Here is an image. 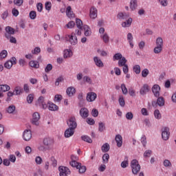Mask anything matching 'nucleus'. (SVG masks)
Returning <instances> with one entry per match:
<instances>
[{
  "mask_svg": "<svg viewBox=\"0 0 176 176\" xmlns=\"http://www.w3.org/2000/svg\"><path fill=\"white\" fill-rule=\"evenodd\" d=\"M67 124L69 129L75 130L78 127V123L76 122V118L72 116L67 120Z\"/></svg>",
  "mask_w": 176,
  "mask_h": 176,
  "instance_id": "nucleus-2",
  "label": "nucleus"
},
{
  "mask_svg": "<svg viewBox=\"0 0 176 176\" xmlns=\"http://www.w3.org/2000/svg\"><path fill=\"white\" fill-rule=\"evenodd\" d=\"M75 134V129H71L70 128H67L64 133L65 138H69V137H72Z\"/></svg>",
  "mask_w": 176,
  "mask_h": 176,
  "instance_id": "nucleus-12",
  "label": "nucleus"
},
{
  "mask_svg": "<svg viewBox=\"0 0 176 176\" xmlns=\"http://www.w3.org/2000/svg\"><path fill=\"white\" fill-rule=\"evenodd\" d=\"M109 160V154L105 153L102 156V162L104 164H107Z\"/></svg>",
  "mask_w": 176,
  "mask_h": 176,
  "instance_id": "nucleus-39",
  "label": "nucleus"
},
{
  "mask_svg": "<svg viewBox=\"0 0 176 176\" xmlns=\"http://www.w3.org/2000/svg\"><path fill=\"white\" fill-rule=\"evenodd\" d=\"M131 23H133V19L131 18H128V19L122 23V27L124 28H127L128 27H130L131 25Z\"/></svg>",
  "mask_w": 176,
  "mask_h": 176,
  "instance_id": "nucleus-19",
  "label": "nucleus"
},
{
  "mask_svg": "<svg viewBox=\"0 0 176 176\" xmlns=\"http://www.w3.org/2000/svg\"><path fill=\"white\" fill-rule=\"evenodd\" d=\"M69 164L72 167H76V168H78L80 165V163L77 162L76 161H72L69 162Z\"/></svg>",
  "mask_w": 176,
  "mask_h": 176,
  "instance_id": "nucleus-46",
  "label": "nucleus"
},
{
  "mask_svg": "<svg viewBox=\"0 0 176 176\" xmlns=\"http://www.w3.org/2000/svg\"><path fill=\"white\" fill-rule=\"evenodd\" d=\"M13 67V63H12V60H8L4 63V67L7 69H10Z\"/></svg>",
  "mask_w": 176,
  "mask_h": 176,
  "instance_id": "nucleus-34",
  "label": "nucleus"
},
{
  "mask_svg": "<svg viewBox=\"0 0 176 176\" xmlns=\"http://www.w3.org/2000/svg\"><path fill=\"white\" fill-rule=\"evenodd\" d=\"M94 61L96 65V67H98L99 68H102L104 67V63H102V60L98 56L94 57Z\"/></svg>",
  "mask_w": 176,
  "mask_h": 176,
  "instance_id": "nucleus-14",
  "label": "nucleus"
},
{
  "mask_svg": "<svg viewBox=\"0 0 176 176\" xmlns=\"http://www.w3.org/2000/svg\"><path fill=\"white\" fill-rule=\"evenodd\" d=\"M118 102L120 105V107H124V105H126V103L124 102V98L123 97V96H120L119 99H118Z\"/></svg>",
  "mask_w": 176,
  "mask_h": 176,
  "instance_id": "nucleus-42",
  "label": "nucleus"
},
{
  "mask_svg": "<svg viewBox=\"0 0 176 176\" xmlns=\"http://www.w3.org/2000/svg\"><path fill=\"white\" fill-rule=\"evenodd\" d=\"M27 102L28 104H32V101H34V94H30L27 96Z\"/></svg>",
  "mask_w": 176,
  "mask_h": 176,
  "instance_id": "nucleus-40",
  "label": "nucleus"
},
{
  "mask_svg": "<svg viewBox=\"0 0 176 176\" xmlns=\"http://www.w3.org/2000/svg\"><path fill=\"white\" fill-rule=\"evenodd\" d=\"M53 69V65L50 63L47 64L45 68V72L49 73Z\"/></svg>",
  "mask_w": 176,
  "mask_h": 176,
  "instance_id": "nucleus-49",
  "label": "nucleus"
},
{
  "mask_svg": "<svg viewBox=\"0 0 176 176\" xmlns=\"http://www.w3.org/2000/svg\"><path fill=\"white\" fill-rule=\"evenodd\" d=\"M23 138L24 141H30V140L32 138V133L31 132V130H25L23 132Z\"/></svg>",
  "mask_w": 176,
  "mask_h": 176,
  "instance_id": "nucleus-8",
  "label": "nucleus"
},
{
  "mask_svg": "<svg viewBox=\"0 0 176 176\" xmlns=\"http://www.w3.org/2000/svg\"><path fill=\"white\" fill-rule=\"evenodd\" d=\"M77 170H78L80 174H83L86 173V166H82V164H80V165L77 168Z\"/></svg>",
  "mask_w": 176,
  "mask_h": 176,
  "instance_id": "nucleus-33",
  "label": "nucleus"
},
{
  "mask_svg": "<svg viewBox=\"0 0 176 176\" xmlns=\"http://www.w3.org/2000/svg\"><path fill=\"white\" fill-rule=\"evenodd\" d=\"M154 116L155 119H162V114H160V111H159V109L155 110Z\"/></svg>",
  "mask_w": 176,
  "mask_h": 176,
  "instance_id": "nucleus-43",
  "label": "nucleus"
},
{
  "mask_svg": "<svg viewBox=\"0 0 176 176\" xmlns=\"http://www.w3.org/2000/svg\"><path fill=\"white\" fill-rule=\"evenodd\" d=\"M133 72L138 75L139 74L141 73V67L139 65H136L135 66H133Z\"/></svg>",
  "mask_w": 176,
  "mask_h": 176,
  "instance_id": "nucleus-36",
  "label": "nucleus"
},
{
  "mask_svg": "<svg viewBox=\"0 0 176 176\" xmlns=\"http://www.w3.org/2000/svg\"><path fill=\"white\" fill-rule=\"evenodd\" d=\"M29 65H30V67H32V68L38 69V68H39V62H38L36 60H31L29 63Z\"/></svg>",
  "mask_w": 176,
  "mask_h": 176,
  "instance_id": "nucleus-25",
  "label": "nucleus"
},
{
  "mask_svg": "<svg viewBox=\"0 0 176 176\" xmlns=\"http://www.w3.org/2000/svg\"><path fill=\"white\" fill-rule=\"evenodd\" d=\"M8 57V51L3 50L0 53V58H6Z\"/></svg>",
  "mask_w": 176,
  "mask_h": 176,
  "instance_id": "nucleus-51",
  "label": "nucleus"
},
{
  "mask_svg": "<svg viewBox=\"0 0 176 176\" xmlns=\"http://www.w3.org/2000/svg\"><path fill=\"white\" fill-rule=\"evenodd\" d=\"M101 38L104 43H109V36H108V34L104 33L102 36H101Z\"/></svg>",
  "mask_w": 176,
  "mask_h": 176,
  "instance_id": "nucleus-35",
  "label": "nucleus"
},
{
  "mask_svg": "<svg viewBox=\"0 0 176 176\" xmlns=\"http://www.w3.org/2000/svg\"><path fill=\"white\" fill-rule=\"evenodd\" d=\"M117 18L119 20H127L130 18V15L126 12H119L117 15Z\"/></svg>",
  "mask_w": 176,
  "mask_h": 176,
  "instance_id": "nucleus-13",
  "label": "nucleus"
},
{
  "mask_svg": "<svg viewBox=\"0 0 176 176\" xmlns=\"http://www.w3.org/2000/svg\"><path fill=\"white\" fill-rule=\"evenodd\" d=\"M43 142V145H45V146H50V139L44 138Z\"/></svg>",
  "mask_w": 176,
  "mask_h": 176,
  "instance_id": "nucleus-59",
  "label": "nucleus"
},
{
  "mask_svg": "<svg viewBox=\"0 0 176 176\" xmlns=\"http://www.w3.org/2000/svg\"><path fill=\"white\" fill-rule=\"evenodd\" d=\"M41 53V47H36L34 50H32V54H39Z\"/></svg>",
  "mask_w": 176,
  "mask_h": 176,
  "instance_id": "nucleus-54",
  "label": "nucleus"
},
{
  "mask_svg": "<svg viewBox=\"0 0 176 176\" xmlns=\"http://www.w3.org/2000/svg\"><path fill=\"white\" fill-rule=\"evenodd\" d=\"M80 116L82 119H86L87 118H89V109L86 107H82L80 110Z\"/></svg>",
  "mask_w": 176,
  "mask_h": 176,
  "instance_id": "nucleus-9",
  "label": "nucleus"
},
{
  "mask_svg": "<svg viewBox=\"0 0 176 176\" xmlns=\"http://www.w3.org/2000/svg\"><path fill=\"white\" fill-rule=\"evenodd\" d=\"M113 60H120L121 58H123V56H122V54L117 53L113 56Z\"/></svg>",
  "mask_w": 176,
  "mask_h": 176,
  "instance_id": "nucleus-53",
  "label": "nucleus"
},
{
  "mask_svg": "<svg viewBox=\"0 0 176 176\" xmlns=\"http://www.w3.org/2000/svg\"><path fill=\"white\" fill-rule=\"evenodd\" d=\"M81 140L85 141V142H88V144H91L93 142V140L89 135H82L81 136Z\"/></svg>",
  "mask_w": 176,
  "mask_h": 176,
  "instance_id": "nucleus-28",
  "label": "nucleus"
},
{
  "mask_svg": "<svg viewBox=\"0 0 176 176\" xmlns=\"http://www.w3.org/2000/svg\"><path fill=\"white\" fill-rule=\"evenodd\" d=\"M96 98H97V94L95 92H89L87 94V101H88V102H93V101H96Z\"/></svg>",
  "mask_w": 176,
  "mask_h": 176,
  "instance_id": "nucleus-6",
  "label": "nucleus"
},
{
  "mask_svg": "<svg viewBox=\"0 0 176 176\" xmlns=\"http://www.w3.org/2000/svg\"><path fill=\"white\" fill-rule=\"evenodd\" d=\"M10 90V87L8 85H0V91L1 93H6Z\"/></svg>",
  "mask_w": 176,
  "mask_h": 176,
  "instance_id": "nucleus-20",
  "label": "nucleus"
},
{
  "mask_svg": "<svg viewBox=\"0 0 176 176\" xmlns=\"http://www.w3.org/2000/svg\"><path fill=\"white\" fill-rule=\"evenodd\" d=\"M131 168L132 170V174L137 175L140 171H141V165L137 160H133L131 162Z\"/></svg>",
  "mask_w": 176,
  "mask_h": 176,
  "instance_id": "nucleus-1",
  "label": "nucleus"
},
{
  "mask_svg": "<svg viewBox=\"0 0 176 176\" xmlns=\"http://www.w3.org/2000/svg\"><path fill=\"white\" fill-rule=\"evenodd\" d=\"M69 37V42L71 45L75 46L78 43V37H76V34L72 33L71 35H68Z\"/></svg>",
  "mask_w": 176,
  "mask_h": 176,
  "instance_id": "nucleus-10",
  "label": "nucleus"
},
{
  "mask_svg": "<svg viewBox=\"0 0 176 176\" xmlns=\"http://www.w3.org/2000/svg\"><path fill=\"white\" fill-rule=\"evenodd\" d=\"M84 82H86V83H89V85H91L93 83V80H91V78H90L89 76H85L82 78Z\"/></svg>",
  "mask_w": 176,
  "mask_h": 176,
  "instance_id": "nucleus-41",
  "label": "nucleus"
},
{
  "mask_svg": "<svg viewBox=\"0 0 176 176\" xmlns=\"http://www.w3.org/2000/svg\"><path fill=\"white\" fill-rule=\"evenodd\" d=\"M6 33L5 36L7 38V39H9L10 38V35H14V29L10 26L6 27Z\"/></svg>",
  "mask_w": 176,
  "mask_h": 176,
  "instance_id": "nucleus-7",
  "label": "nucleus"
},
{
  "mask_svg": "<svg viewBox=\"0 0 176 176\" xmlns=\"http://www.w3.org/2000/svg\"><path fill=\"white\" fill-rule=\"evenodd\" d=\"M39 119H41V115H39V113H34L32 115V123L34 124V126H39Z\"/></svg>",
  "mask_w": 176,
  "mask_h": 176,
  "instance_id": "nucleus-4",
  "label": "nucleus"
},
{
  "mask_svg": "<svg viewBox=\"0 0 176 176\" xmlns=\"http://www.w3.org/2000/svg\"><path fill=\"white\" fill-rule=\"evenodd\" d=\"M61 100H63V96L58 94L55 95L54 101L56 102H60Z\"/></svg>",
  "mask_w": 176,
  "mask_h": 176,
  "instance_id": "nucleus-58",
  "label": "nucleus"
},
{
  "mask_svg": "<svg viewBox=\"0 0 176 176\" xmlns=\"http://www.w3.org/2000/svg\"><path fill=\"white\" fill-rule=\"evenodd\" d=\"M152 91L156 98L160 97V86L159 85H154L152 87Z\"/></svg>",
  "mask_w": 176,
  "mask_h": 176,
  "instance_id": "nucleus-5",
  "label": "nucleus"
},
{
  "mask_svg": "<svg viewBox=\"0 0 176 176\" xmlns=\"http://www.w3.org/2000/svg\"><path fill=\"white\" fill-rule=\"evenodd\" d=\"M126 63H127V59L123 56L118 60V67H124V65H127Z\"/></svg>",
  "mask_w": 176,
  "mask_h": 176,
  "instance_id": "nucleus-27",
  "label": "nucleus"
},
{
  "mask_svg": "<svg viewBox=\"0 0 176 176\" xmlns=\"http://www.w3.org/2000/svg\"><path fill=\"white\" fill-rule=\"evenodd\" d=\"M48 109L50 111H58V106L54 103H50Z\"/></svg>",
  "mask_w": 176,
  "mask_h": 176,
  "instance_id": "nucleus-32",
  "label": "nucleus"
},
{
  "mask_svg": "<svg viewBox=\"0 0 176 176\" xmlns=\"http://www.w3.org/2000/svg\"><path fill=\"white\" fill-rule=\"evenodd\" d=\"M162 138L164 141L168 140V138H170V128L165 126L162 129Z\"/></svg>",
  "mask_w": 176,
  "mask_h": 176,
  "instance_id": "nucleus-3",
  "label": "nucleus"
},
{
  "mask_svg": "<svg viewBox=\"0 0 176 176\" xmlns=\"http://www.w3.org/2000/svg\"><path fill=\"white\" fill-rule=\"evenodd\" d=\"M6 111L8 113H13L14 111H16V106H14V104H11L8 107H7Z\"/></svg>",
  "mask_w": 176,
  "mask_h": 176,
  "instance_id": "nucleus-29",
  "label": "nucleus"
},
{
  "mask_svg": "<svg viewBox=\"0 0 176 176\" xmlns=\"http://www.w3.org/2000/svg\"><path fill=\"white\" fill-rule=\"evenodd\" d=\"M82 30H84L85 31L84 35L85 36H90V35H91V29H90V27H89V25H84Z\"/></svg>",
  "mask_w": 176,
  "mask_h": 176,
  "instance_id": "nucleus-17",
  "label": "nucleus"
},
{
  "mask_svg": "<svg viewBox=\"0 0 176 176\" xmlns=\"http://www.w3.org/2000/svg\"><path fill=\"white\" fill-rule=\"evenodd\" d=\"M149 75V70L148 69H144L142 71V78H146Z\"/></svg>",
  "mask_w": 176,
  "mask_h": 176,
  "instance_id": "nucleus-47",
  "label": "nucleus"
},
{
  "mask_svg": "<svg viewBox=\"0 0 176 176\" xmlns=\"http://www.w3.org/2000/svg\"><path fill=\"white\" fill-rule=\"evenodd\" d=\"M66 93L69 97H72V96L76 93V90L75 89V87H69L67 89Z\"/></svg>",
  "mask_w": 176,
  "mask_h": 176,
  "instance_id": "nucleus-18",
  "label": "nucleus"
},
{
  "mask_svg": "<svg viewBox=\"0 0 176 176\" xmlns=\"http://www.w3.org/2000/svg\"><path fill=\"white\" fill-rule=\"evenodd\" d=\"M66 27L67 28H74L75 27V22L74 21H69Z\"/></svg>",
  "mask_w": 176,
  "mask_h": 176,
  "instance_id": "nucleus-61",
  "label": "nucleus"
},
{
  "mask_svg": "<svg viewBox=\"0 0 176 176\" xmlns=\"http://www.w3.org/2000/svg\"><path fill=\"white\" fill-rule=\"evenodd\" d=\"M116 142L117 143V146L120 148L122 145H123V138H122L121 135H116Z\"/></svg>",
  "mask_w": 176,
  "mask_h": 176,
  "instance_id": "nucleus-15",
  "label": "nucleus"
},
{
  "mask_svg": "<svg viewBox=\"0 0 176 176\" xmlns=\"http://www.w3.org/2000/svg\"><path fill=\"white\" fill-rule=\"evenodd\" d=\"M97 52L99 53L102 57H107L108 56V53L104 50H98Z\"/></svg>",
  "mask_w": 176,
  "mask_h": 176,
  "instance_id": "nucleus-52",
  "label": "nucleus"
},
{
  "mask_svg": "<svg viewBox=\"0 0 176 176\" xmlns=\"http://www.w3.org/2000/svg\"><path fill=\"white\" fill-rule=\"evenodd\" d=\"M35 162L36 164H42V162H43L42 157H41L40 156L36 157Z\"/></svg>",
  "mask_w": 176,
  "mask_h": 176,
  "instance_id": "nucleus-64",
  "label": "nucleus"
},
{
  "mask_svg": "<svg viewBox=\"0 0 176 176\" xmlns=\"http://www.w3.org/2000/svg\"><path fill=\"white\" fill-rule=\"evenodd\" d=\"M164 167H171V166H173V164H171V162H170V160H164Z\"/></svg>",
  "mask_w": 176,
  "mask_h": 176,
  "instance_id": "nucleus-57",
  "label": "nucleus"
},
{
  "mask_svg": "<svg viewBox=\"0 0 176 176\" xmlns=\"http://www.w3.org/2000/svg\"><path fill=\"white\" fill-rule=\"evenodd\" d=\"M8 160L10 162H11V163H16V155L10 154L8 157Z\"/></svg>",
  "mask_w": 176,
  "mask_h": 176,
  "instance_id": "nucleus-48",
  "label": "nucleus"
},
{
  "mask_svg": "<svg viewBox=\"0 0 176 176\" xmlns=\"http://www.w3.org/2000/svg\"><path fill=\"white\" fill-rule=\"evenodd\" d=\"M137 6V0H131L130 2V9H131V10H135Z\"/></svg>",
  "mask_w": 176,
  "mask_h": 176,
  "instance_id": "nucleus-30",
  "label": "nucleus"
},
{
  "mask_svg": "<svg viewBox=\"0 0 176 176\" xmlns=\"http://www.w3.org/2000/svg\"><path fill=\"white\" fill-rule=\"evenodd\" d=\"M146 93H149V85L148 84H144L140 90V94L141 96H145Z\"/></svg>",
  "mask_w": 176,
  "mask_h": 176,
  "instance_id": "nucleus-11",
  "label": "nucleus"
},
{
  "mask_svg": "<svg viewBox=\"0 0 176 176\" xmlns=\"http://www.w3.org/2000/svg\"><path fill=\"white\" fill-rule=\"evenodd\" d=\"M23 2V0H14V4L16 5V6H21Z\"/></svg>",
  "mask_w": 176,
  "mask_h": 176,
  "instance_id": "nucleus-60",
  "label": "nucleus"
},
{
  "mask_svg": "<svg viewBox=\"0 0 176 176\" xmlns=\"http://www.w3.org/2000/svg\"><path fill=\"white\" fill-rule=\"evenodd\" d=\"M157 104L159 107H164V98H163L162 96L158 97L157 99Z\"/></svg>",
  "mask_w": 176,
  "mask_h": 176,
  "instance_id": "nucleus-23",
  "label": "nucleus"
},
{
  "mask_svg": "<svg viewBox=\"0 0 176 176\" xmlns=\"http://www.w3.org/2000/svg\"><path fill=\"white\" fill-rule=\"evenodd\" d=\"M121 89L122 91V94H124V96H126V94L129 93V91H127V87H126V85L124 84L121 85Z\"/></svg>",
  "mask_w": 176,
  "mask_h": 176,
  "instance_id": "nucleus-45",
  "label": "nucleus"
},
{
  "mask_svg": "<svg viewBox=\"0 0 176 176\" xmlns=\"http://www.w3.org/2000/svg\"><path fill=\"white\" fill-rule=\"evenodd\" d=\"M45 9L48 12H50V10H52V2L50 1L45 2Z\"/></svg>",
  "mask_w": 176,
  "mask_h": 176,
  "instance_id": "nucleus-50",
  "label": "nucleus"
},
{
  "mask_svg": "<svg viewBox=\"0 0 176 176\" xmlns=\"http://www.w3.org/2000/svg\"><path fill=\"white\" fill-rule=\"evenodd\" d=\"M134 118V116L131 112H128L126 114V118L127 120H133V118Z\"/></svg>",
  "mask_w": 176,
  "mask_h": 176,
  "instance_id": "nucleus-56",
  "label": "nucleus"
},
{
  "mask_svg": "<svg viewBox=\"0 0 176 176\" xmlns=\"http://www.w3.org/2000/svg\"><path fill=\"white\" fill-rule=\"evenodd\" d=\"M162 51H163L162 47L155 46L153 49V52H154L155 54H159L162 53Z\"/></svg>",
  "mask_w": 176,
  "mask_h": 176,
  "instance_id": "nucleus-37",
  "label": "nucleus"
},
{
  "mask_svg": "<svg viewBox=\"0 0 176 176\" xmlns=\"http://www.w3.org/2000/svg\"><path fill=\"white\" fill-rule=\"evenodd\" d=\"M152 155L151 150H147L144 153V157H151V155Z\"/></svg>",
  "mask_w": 176,
  "mask_h": 176,
  "instance_id": "nucleus-62",
  "label": "nucleus"
},
{
  "mask_svg": "<svg viewBox=\"0 0 176 176\" xmlns=\"http://www.w3.org/2000/svg\"><path fill=\"white\" fill-rule=\"evenodd\" d=\"M72 56V51L71 50H65L63 52V57L64 58H69Z\"/></svg>",
  "mask_w": 176,
  "mask_h": 176,
  "instance_id": "nucleus-24",
  "label": "nucleus"
},
{
  "mask_svg": "<svg viewBox=\"0 0 176 176\" xmlns=\"http://www.w3.org/2000/svg\"><path fill=\"white\" fill-rule=\"evenodd\" d=\"M23 91L24 90L20 86L16 87L14 89V93H15V96H20V94H23Z\"/></svg>",
  "mask_w": 176,
  "mask_h": 176,
  "instance_id": "nucleus-21",
  "label": "nucleus"
},
{
  "mask_svg": "<svg viewBox=\"0 0 176 176\" xmlns=\"http://www.w3.org/2000/svg\"><path fill=\"white\" fill-rule=\"evenodd\" d=\"M29 16L31 20H35V19H36V12L30 11L29 13Z\"/></svg>",
  "mask_w": 176,
  "mask_h": 176,
  "instance_id": "nucleus-44",
  "label": "nucleus"
},
{
  "mask_svg": "<svg viewBox=\"0 0 176 176\" xmlns=\"http://www.w3.org/2000/svg\"><path fill=\"white\" fill-rule=\"evenodd\" d=\"M110 146H109V144L108 143H104L102 147H101V150H102V152H103L104 153L108 152L110 149Z\"/></svg>",
  "mask_w": 176,
  "mask_h": 176,
  "instance_id": "nucleus-26",
  "label": "nucleus"
},
{
  "mask_svg": "<svg viewBox=\"0 0 176 176\" xmlns=\"http://www.w3.org/2000/svg\"><path fill=\"white\" fill-rule=\"evenodd\" d=\"M76 25L78 30H83V22L80 19H76Z\"/></svg>",
  "mask_w": 176,
  "mask_h": 176,
  "instance_id": "nucleus-22",
  "label": "nucleus"
},
{
  "mask_svg": "<svg viewBox=\"0 0 176 176\" xmlns=\"http://www.w3.org/2000/svg\"><path fill=\"white\" fill-rule=\"evenodd\" d=\"M3 166L8 167V166H10V161L9 160V159H4L3 160Z\"/></svg>",
  "mask_w": 176,
  "mask_h": 176,
  "instance_id": "nucleus-63",
  "label": "nucleus"
},
{
  "mask_svg": "<svg viewBox=\"0 0 176 176\" xmlns=\"http://www.w3.org/2000/svg\"><path fill=\"white\" fill-rule=\"evenodd\" d=\"M89 16L91 19L94 20L97 17V8L95 7H91L89 10Z\"/></svg>",
  "mask_w": 176,
  "mask_h": 176,
  "instance_id": "nucleus-16",
  "label": "nucleus"
},
{
  "mask_svg": "<svg viewBox=\"0 0 176 176\" xmlns=\"http://www.w3.org/2000/svg\"><path fill=\"white\" fill-rule=\"evenodd\" d=\"M63 80H64V78H63V76H60L58 78H56L55 81V86H59L60 82H63Z\"/></svg>",
  "mask_w": 176,
  "mask_h": 176,
  "instance_id": "nucleus-55",
  "label": "nucleus"
},
{
  "mask_svg": "<svg viewBox=\"0 0 176 176\" xmlns=\"http://www.w3.org/2000/svg\"><path fill=\"white\" fill-rule=\"evenodd\" d=\"M105 130V124L104 122L98 123V131L102 133Z\"/></svg>",
  "mask_w": 176,
  "mask_h": 176,
  "instance_id": "nucleus-38",
  "label": "nucleus"
},
{
  "mask_svg": "<svg viewBox=\"0 0 176 176\" xmlns=\"http://www.w3.org/2000/svg\"><path fill=\"white\" fill-rule=\"evenodd\" d=\"M155 45L157 47H163V38H162V37L157 38Z\"/></svg>",
  "mask_w": 176,
  "mask_h": 176,
  "instance_id": "nucleus-31",
  "label": "nucleus"
}]
</instances>
